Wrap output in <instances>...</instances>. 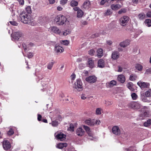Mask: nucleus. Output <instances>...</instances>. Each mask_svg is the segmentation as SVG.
Returning <instances> with one entry per match:
<instances>
[{
	"label": "nucleus",
	"mask_w": 151,
	"mask_h": 151,
	"mask_svg": "<svg viewBox=\"0 0 151 151\" xmlns=\"http://www.w3.org/2000/svg\"><path fill=\"white\" fill-rule=\"evenodd\" d=\"M151 73V68H149L146 69L145 72V74H149Z\"/></svg>",
	"instance_id": "obj_49"
},
{
	"label": "nucleus",
	"mask_w": 151,
	"mask_h": 151,
	"mask_svg": "<svg viewBox=\"0 0 151 151\" xmlns=\"http://www.w3.org/2000/svg\"><path fill=\"white\" fill-rule=\"evenodd\" d=\"M112 43V42L110 40H108L106 41L107 44L109 45H111Z\"/></svg>",
	"instance_id": "obj_60"
},
{
	"label": "nucleus",
	"mask_w": 151,
	"mask_h": 151,
	"mask_svg": "<svg viewBox=\"0 0 151 151\" xmlns=\"http://www.w3.org/2000/svg\"><path fill=\"white\" fill-rule=\"evenodd\" d=\"M55 50L56 52L61 53L64 51V49L61 46L58 44H56L55 47Z\"/></svg>",
	"instance_id": "obj_14"
},
{
	"label": "nucleus",
	"mask_w": 151,
	"mask_h": 151,
	"mask_svg": "<svg viewBox=\"0 0 151 151\" xmlns=\"http://www.w3.org/2000/svg\"><path fill=\"white\" fill-rule=\"evenodd\" d=\"M55 136L56 138L61 141L65 140L66 138V135L62 132L56 133L55 134Z\"/></svg>",
	"instance_id": "obj_6"
},
{
	"label": "nucleus",
	"mask_w": 151,
	"mask_h": 151,
	"mask_svg": "<svg viewBox=\"0 0 151 151\" xmlns=\"http://www.w3.org/2000/svg\"><path fill=\"white\" fill-rule=\"evenodd\" d=\"M81 99L83 100H85L86 98V95L84 94H82L81 95Z\"/></svg>",
	"instance_id": "obj_57"
},
{
	"label": "nucleus",
	"mask_w": 151,
	"mask_h": 151,
	"mask_svg": "<svg viewBox=\"0 0 151 151\" xmlns=\"http://www.w3.org/2000/svg\"><path fill=\"white\" fill-rule=\"evenodd\" d=\"M145 23L146 24V25L148 27H150L151 26V20L149 19H146L145 21Z\"/></svg>",
	"instance_id": "obj_31"
},
{
	"label": "nucleus",
	"mask_w": 151,
	"mask_h": 151,
	"mask_svg": "<svg viewBox=\"0 0 151 151\" xmlns=\"http://www.w3.org/2000/svg\"><path fill=\"white\" fill-rule=\"evenodd\" d=\"M137 78V76L133 74H131L129 77V80L131 81H133L135 80Z\"/></svg>",
	"instance_id": "obj_34"
},
{
	"label": "nucleus",
	"mask_w": 151,
	"mask_h": 151,
	"mask_svg": "<svg viewBox=\"0 0 151 151\" xmlns=\"http://www.w3.org/2000/svg\"><path fill=\"white\" fill-rule=\"evenodd\" d=\"M20 4L23 5L24 4V0H17Z\"/></svg>",
	"instance_id": "obj_59"
},
{
	"label": "nucleus",
	"mask_w": 151,
	"mask_h": 151,
	"mask_svg": "<svg viewBox=\"0 0 151 151\" xmlns=\"http://www.w3.org/2000/svg\"><path fill=\"white\" fill-rule=\"evenodd\" d=\"M95 52V51H94V50L92 49L88 51V54L90 55L91 56H93V55Z\"/></svg>",
	"instance_id": "obj_46"
},
{
	"label": "nucleus",
	"mask_w": 151,
	"mask_h": 151,
	"mask_svg": "<svg viewBox=\"0 0 151 151\" xmlns=\"http://www.w3.org/2000/svg\"><path fill=\"white\" fill-rule=\"evenodd\" d=\"M137 84L142 89H143L145 88H149L150 86L149 83L145 82H142L140 81L138 82Z\"/></svg>",
	"instance_id": "obj_11"
},
{
	"label": "nucleus",
	"mask_w": 151,
	"mask_h": 151,
	"mask_svg": "<svg viewBox=\"0 0 151 151\" xmlns=\"http://www.w3.org/2000/svg\"><path fill=\"white\" fill-rule=\"evenodd\" d=\"M124 151H136V150L134 147H131L125 149Z\"/></svg>",
	"instance_id": "obj_33"
},
{
	"label": "nucleus",
	"mask_w": 151,
	"mask_h": 151,
	"mask_svg": "<svg viewBox=\"0 0 151 151\" xmlns=\"http://www.w3.org/2000/svg\"><path fill=\"white\" fill-rule=\"evenodd\" d=\"M131 96L132 98V99L134 100H136L138 97L137 95V94L134 93H133L131 94Z\"/></svg>",
	"instance_id": "obj_39"
},
{
	"label": "nucleus",
	"mask_w": 151,
	"mask_h": 151,
	"mask_svg": "<svg viewBox=\"0 0 151 151\" xmlns=\"http://www.w3.org/2000/svg\"><path fill=\"white\" fill-rule=\"evenodd\" d=\"M54 63L53 62L49 63L47 66V68L49 70H51L53 66Z\"/></svg>",
	"instance_id": "obj_35"
},
{
	"label": "nucleus",
	"mask_w": 151,
	"mask_h": 151,
	"mask_svg": "<svg viewBox=\"0 0 151 151\" xmlns=\"http://www.w3.org/2000/svg\"><path fill=\"white\" fill-rule=\"evenodd\" d=\"M132 4L134 6H135L138 3V0H132Z\"/></svg>",
	"instance_id": "obj_47"
},
{
	"label": "nucleus",
	"mask_w": 151,
	"mask_h": 151,
	"mask_svg": "<svg viewBox=\"0 0 151 151\" xmlns=\"http://www.w3.org/2000/svg\"><path fill=\"white\" fill-rule=\"evenodd\" d=\"M129 106L134 109H138L141 107V105L138 102H132L129 104Z\"/></svg>",
	"instance_id": "obj_8"
},
{
	"label": "nucleus",
	"mask_w": 151,
	"mask_h": 151,
	"mask_svg": "<svg viewBox=\"0 0 151 151\" xmlns=\"http://www.w3.org/2000/svg\"><path fill=\"white\" fill-rule=\"evenodd\" d=\"M151 124V119H149L144 123V125L145 127H148Z\"/></svg>",
	"instance_id": "obj_32"
},
{
	"label": "nucleus",
	"mask_w": 151,
	"mask_h": 151,
	"mask_svg": "<svg viewBox=\"0 0 151 151\" xmlns=\"http://www.w3.org/2000/svg\"><path fill=\"white\" fill-rule=\"evenodd\" d=\"M10 23L13 25L17 26L18 25L17 23L15 21H12L9 22Z\"/></svg>",
	"instance_id": "obj_54"
},
{
	"label": "nucleus",
	"mask_w": 151,
	"mask_h": 151,
	"mask_svg": "<svg viewBox=\"0 0 151 151\" xmlns=\"http://www.w3.org/2000/svg\"><path fill=\"white\" fill-rule=\"evenodd\" d=\"M2 143L3 147L5 150H8L11 148V145L10 142L7 140L4 139Z\"/></svg>",
	"instance_id": "obj_7"
},
{
	"label": "nucleus",
	"mask_w": 151,
	"mask_h": 151,
	"mask_svg": "<svg viewBox=\"0 0 151 151\" xmlns=\"http://www.w3.org/2000/svg\"><path fill=\"white\" fill-rule=\"evenodd\" d=\"M122 7L121 5L119 4H112L111 6V9L114 10H117Z\"/></svg>",
	"instance_id": "obj_22"
},
{
	"label": "nucleus",
	"mask_w": 151,
	"mask_h": 151,
	"mask_svg": "<svg viewBox=\"0 0 151 151\" xmlns=\"http://www.w3.org/2000/svg\"><path fill=\"white\" fill-rule=\"evenodd\" d=\"M119 57V54L117 51H115L113 52L111 55V58L114 60H116Z\"/></svg>",
	"instance_id": "obj_19"
},
{
	"label": "nucleus",
	"mask_w": 151,
	"mask_h": 151,
	"mask_svg": "<svg viewBox=\"0 0 151 151\" xmlns=\"http://www.w3.org/2000/svg\"><path fill=\"white\" fill-rule=\"evenodd\" d=\"M67 0H61L60 1V3L61 4L63 5L67 3Z\"/></svg>",
	"instance_id": "obj_55"
},
{
	"label": "nucleus",
	"mask_w": 151,
	"mask_h": 151,
	"mask_svg": "<svg viewBox=\"0 0 151 151\" xmlns=\"http://www.w3.org/2000/svg\"><path fill=\"white\" fill-rule=\"evenodd\" d=\"M129 20V18L128 17L124 16L120 19V24L122 26H124L127 24Z\"/></svg>",
	"instance_id": "obj_5"
},
{
	"label": "nucleus",
	"mask_w": 151,
	"mask_h": 151,
	"mask_svg": "<svg viewBox=\"0 0 151 151\" xmlns=\"http://www.w3.org/2000/svg\"><path fill=\"white\" fill-rule=\"evenodd\" d=\"M142 100L144 102H148L149 100L147 99V97L144 93L141 94L140 96Z\"/></svg>",
	"instance_id": "obj_25"
},
{
	"label": "nucleus",
	"mask_w": 151,
	"mask_h": 151,
	"mask_svg": "<svg viewBox=\"0 0 151 151\" xmlns=\"http://www.w3.org/2000/svg\"><path fill=\"white\" fill-rule=\"evenodd\" d=\"M58 124V122L56 121H52L51 123V125L53 127H56Z\"/></svg>",
	"instance_id": "obj_40"
},
{
	"label": "nucleus",
	"mask_w": 151,
	"mask_h": 151,
	"mask_svg": "<svg viewBox=\"0 0 151 151\" xmlns=\"http://www.w3.org/2000/svg\"><path fill=\"white\" fill-rule=\"evenodd\" d=\"M86 81L90 83H94L96 80V78L95 76H91L86 78Z\"/></svg>",
	"instance_id": "obj_15"
},
{
	"label": "nucleus",
	"mask_w": 151,
	"mask_h": 151,
	"mask_svg": "<svg viewBox=\"0 0 151 151\" xmlns=\"http://www.w3.org/2000/svg\"><path fill=\"white\" fill-rule=\"evenodd\" d=\"M71 32V31L70 29H68L65 30L64 32H63V35L64 36H66L70 34Z\"/></svg>",
	"instance_id": "obj_38"
},
{
	"label": "nucleus",
	"mask_w": 151,
	"mask_h": 151,
	"mask_svg": "<svg viewBox=\"0 0 151 151\" xmlns=\"http://www.w3.org/2000/svg\"><path fill=\"white\" fill-rule=\"evenodd\" d=\"M73 88L78 91H81L83 89L82 83L80 79H78L73 85Z\"/></svg>",
	"instance_id": "obj_4"
},
{
	"label": "nucleus",
	"mask_w": 151,
	"mask_h": 151,
	"mask_svg": "<svg viewBox=\"0 0 151 151\" xmlns=\"http://www.w3.org/2000/svg\"><path fill=\"white\" fill-rule=\"evenodd\" d=\"M69 130L70 131H73L74 130V127L73 125V124H71L70 125V127H69Z\"/></svg>",
	"instance_id": "obj_51"
},
{
	"label": "nucleus",
	"mask_w": 151,
	"mask_h": 151,
	"mask_svg": "<svg viewBox=\"0 0 151 151\" xmlns=\"http://www.w3.org/2000/svg\"><path fill=\"white\" fill-rule=\"evenodd\" d=\"M118 72H121L122 71L123 68L119 66H118Z\"/></svg>",
	"instance_id": "obj_62"
},
{
	"label": "nucleus",
	"mask_w": 151,
	"mask_h": 151,
	"mask_svg": "<svg viewBox=\"0 0 151 151\" xmlns=\"http://www.w3.org/2000/svg\"><path fill=\"white\" fill-rule=\"evenodd\" d=\"M98 67L100 68H103L105 66V62L104 60L101 59L99 60L98 62Z\"/></svg>",
	"instance_id": "obj_21"
},
{
	"label": "nucleus",
	"mask_w": 151,
	"mask_h": 151,
	"mask_svg": "<svg viewBox=\"0 0 151 151\" xmlns=\"http://www.w3.org/2000/svg\"><path fill=\"white\" fill-rule=\"evenodd\" d=\"M91 6L90 2L88 1H86L84 2L82 7L86 9H88Z\"/></svg>",
	"instance_id": "obj_20"
},
{
	"label": "nucleus",
	"mask_w": 151,
	"mask_h": 151,
	"mask_svg": "<svg viewBox=\"0 0 151 151\" xmlns=\"http://www.w3.org/2000/svg\"><path fill=\"white\" fill-rule=\"evenodd\" d=\"M112 13V12L110 9H108L106 12L105 13V14L106 15H109L111 14Z\"/></svg>",
	"instance_id": "obj_44"
},
{
	"label": "nucleus",
	"mask_w": 151,
	"mask_h": 151,
	"mask_svg": "<svg viewBox=\"0 0 151 151\" xmlns=\"http://www.w3.org/2000/svg\"><path fill=\"white\" fill-rule=\"evenodd\" d=\"M112 133L116 135H119L121 134V131L119 127L117 126L113 127L112 129Z\"/></svg>",
	"instance_id": "obj_12"
},
{
	"label": "nucleus",
	"mask_w": 151,
	"mask_h": 151,
	"mask_svg": "<svg viewBox=\"0 0 151 151\" xmlns=\"http://www.w3.org/2000/svg\"><path fill=\"white\" fill-rule=\"evenodd\" d=\"M84 13L81 9H79L77 12V17L78 18H81L83 16Z\"/></svg>",
	"instance_id": "obj_27"
},
{
	"label": "nucleus",
	"mask_w": 151,
	"mask_h": 151,
	"mask_svg": "<svg viewBox=\"0 0 151 151\" xmlns=\"http://www.w3.org/2000/svg\"><path fill=\"white\" fill-rule=\"evenodd\" d=\"M50 29L51 32L57 34H60L61 33L60 30L56 27L53 26L51 27L50 28Z\"/></svg>",
	"instance_id": "obj_13"
},
{
	"label": "nucleus",
	"mask_w": 151,
	"mask_h": 151,
	"mask_svg": "<svg viewBox=\"0 0 151 151\" xmlns=\"http://www.w3.org/2000/svg\"><path fill=\"white\" fill-rule=\"evenodd\" d=\"M26 12L23 11L20 14L19 17L21 21L24 24H29L31 22V17L28 14L31 12V8L30 6H28L26 8Z\"/></svg>",
	"instance_id": "obj_1"
},
{
	"label": "nucleus",
	"mask_w": 151,
	"mask_h": 151,
	"mask_svg": "<svg viewBox=\"0 0 151 151\" xmlns=\"http://www.w3.org/2000/svg\"><path fill=\"white\" fill-rule=\"evenodd\" d=\"M83 127L89 135V138H88L92 140V138H93V136L92 132L91 131L90 127L85 125H83Z\"/></svg>",
	"instance_id": "obj_10"
},
{
	"label": "nucleus",
	"mask_w": 151,
	"mask_h": 151,
	"mask_svg": "<svg viewBox=\"0 0 151 151\" xmlns=\"http://www.w3.org/2000/svg\"><path fill=\"white\" fill-rule=\"evenodd\" d=\"M149 116V114L146 112H145L143 113L140 114L141 117H147Z\"/></svg>",
	"instance_id": "obj_41"
},
{
	"label": "nucleus",
	"mask_w": 151,
	"mask_h": 151,
	"mask_svg": "<svg viewBox=\"0 0 151 151\" xmlns=\"http://www.w3.org/2000/svg\"><path fill=\"white\" fill-rule=\"evenodd\" d=\"M135 68L139 71L141 70L142 69V66L139 64H137L135 66Z\"/></svg>",
	"instance_id": "obj_36"
},
{
	"label": "nucleus",
	"mask_w": 151,
	"mask_h": 151,
	"mask_svg": "<svg viewBox=\"0 0 151 151\" xmlns=\"http://www.w3.org/2000/svg\"><path fill=\"white\" fill-rule=\"evenodd\" d=\"M147 16L149 18H151V10L148 11L146 13Z\"/></svg>",
	"instance_id": "obj_50"
},
{
	"label": "nucleus",
	"mask_w": 151,
	"mask_h": 151,
	"mask_svg": "<svg viewBox=\"0 0 151 151\" xmlns=\"http://www.w3.org/2000/svg\"><path fill=\"white\" fill-rule=\"evenodd\" d=\"M55 21L58 25H63L66 22L67 19L64 16L60 15L56 17Z\"/></svg>",
	"instance_id": "obj_2"
},
{
	"label": "nucleus",
	"mask_w": 151,
	"mask_h": 151,
	"mask_svg": "<svg viewBox=\"0 0 151 151\" xmlns=\"http://www.w3.org/2000/svg\"><path fill=\"white\" fill-rule=\"evenodd\" d=\"M87 65L88 67L91 68H93L94 66V61L92 58H90L88 59L87 61Z\"/></svg>",
	"instance_id": "obj_17"
},
{
	"label": "nucleus",
	"mask_w": 151,
	"mask_h": 151,
	"mask_svg": "<svg viewBox=\"0 0 151 151\" xmlns=\"http://www.w3.org/2000/svg\"><path fill=\"white\" fill-rule=\"evenodd\" d=\"M14 133V132L13 130L11 128H10L9 129L7 133L9 135H12Z\"/></svg>",
	"instance_id": "obj_45"
},
{
	"label": "nucleus",
	"mask_w": 151,
	"mask_h": 151,
	"mask_svg": "<svg viewBox=\"0 0 151 151\" xmlns=\"http://www.w3.org/2000/svg\"><path fill=\"white\" fill-rule=\"evenodd\" d=\"M37 120L39 121H40L41 120V119L42 118V116L41 115L39 114H37Z\"/></svg>",
	"instance_id": "obj_61"
},
{
	"label": "nucleus",
	"mask_w": 151,
	"mask_h": 151,
	"mask_svg": "<svg viewBox=\"0 0 151 151\" xmlns=\"http://www.w3.org/2000/svg\"><path fill=\"white\" fill-rule=\"evenodd\" d=\"M85 123L90 126H93L96 124H99L101 121L99 120H95L94 119H88L85 121Z\"/></svg>",
	"instance_id": "obj_3"
},
{
	"label": "nucleus",
	"mask_w": 151,
	"mask_h": 151,
	"mask_svg": "<svg viewBox=\"0 0 151 151\" xmlns=\"http://www.w3.org/2000/svg\"><path fill=\"white\" fill-rule=\"evenodd\" d=\"M130 41L129 40H126L119 44L120 46L123 47H125L129 45Z\"/></svg>",
	"instance_id": "obj_16"
},
{
	"label": "nucleus",
	"mask_w": 151,
	"mask_h": 151,
	"mask_svg": "<svg viewBox=\"0 0 151 151\" xmlns=\"http://www.w3.org/2000/svg\"><path fill=\"white\" fill-rule=\"evenodd\" d=\"M23 34L21 32H17L13 33L12 35V37L14 39L18 40L20 37L23 36Z\"/></svg>",
	"instance_id": "obj_9"
},
{
	"label": "nucleus",
	"mask_w": 151,
	"mask_h": 151,
	"mask_svg": "<svg viewBox=\"0 0 151 151\" xmlns=\"http://www.w3.org/2000/svg\"><path fill=\"white\" fill-rule=\"evenodd\" d=\"M126 12L127 9H126L124 8L122 9H121L120 10H119L118 12V13L119 14H121L122 13H125Z\"/></svg>",
	"instance_id": "obj_42"
},
{
	"label": "nucleus",
	"mask_w": 151,
	"mask_h": 151,
	"mask_svg": "<svg viewBox=\"0 0 151 151\" xmlns=\"http://www.w3.org/2000/svg\"><path fill=\"white\" fill-rule=\"evenodd\" d=\"M67 145L66 143H60L57 145V147L59 149H62L64 147H66Z\"/></svg>",
	"instance_id": "obj_26"
},
{
	"label": "nucleus",
	"mask_w": 151,
	"mask_h": 151,
	"mask_svg": "<svg viewBox=\"0 0 151 151\" xmlns=\"http://www.w3.org/2000/svg\"><path fill=\"white\" fill-rule=\"evenodd\" d=\"M49 3L51 4H53L55 3V0H48Z\"/></svg>",
	"instance_id": "obj_63"
},
{
	"label": "nucleus",
	"mask_w": 151,
	"mask_h": 151,
	"mask_svg": "<svg viewBox=\"0 0 151 151\" xmlns=\"http://www.w3.org/2000/svg\"><path fill=\"white\" fill-rule=\"evenodd\" d=\"M116 82L114 80H112L109 83V85L110 86L116 85Z\"/></svg>",
	"instance_id": "obj_43"
},
{
	"label": "nucleus",
	"mask_w": 151,
	"mask_h": 151,
	"mask_svg": "<svg viewBox=\"0 0 151 151\" xmlns=\"http://www.w3.org/2000/svg\"><path fill=\"white\" fill-rule=\"evenodd\" d=\"M146 17V15L143 12H142L139 14L138 15V18L140 20L144 19Z\"/></svg>",
	"instance_id": "obj_24"
},
{
	"label": "nucleus",
	"mask_w": 151,
	"mask_h": 151,
	"mask_svg": "<svg viewBox=\"0 0 151 151\" xmlns=\"http://www.w3.org/2000/svg\"><path fill=\"white\" fill-rule=\"evenodd\" d=\"M126 86L131 91H133L134 90V88H133L132 83L131 82H129L127 84Z\"/></svg>",
	"instance_id": "obj_29"
},
{
	"label": "nucleus",
	"mask_w": 151,
	"mask_h": 151,
	"mask_svg": "<svg viewBox=\"0 0 151 151\" xmlns=\"http://www.w3.org/2000/svg\"><path fill=\"white\" fill-rule=\"evenodd\" d=\"M76 75L74 74H73L70 76V78L72 80H74L76 78Z\"/></svg>",
	"instance_id": "obj_56"
},
{
	"label": "nucleus",
	"mask_w": 151,
	"mask_h": 151,
	"mask_svg": "<svg viewBox=\"0 0 151 151\" xmlns=\"http://www.w3.org/2000/svg\"><path fill=\"white\" fill-rule=\"evenodd\" d=\"M97 55L99 57H101L103 55V50L102 49H98L97 51Z\"/></svg>",
	"instance_id": "obj_28"
},
{
	"label": "nucleus",
	"mask_w": 151,
	"mask_h": 151,
	"mask_svg": "<svg viewBox=\"0 0 151 151\" xmlns=\"http://www.w3.org/2000/svg\"><path fill=\"white\" fill-rule=\"evenodd\" d=\"M144 93L145 95L147 97H151V89H149Z\"/></svg>",
	"instance_id": "obj_30"
},
{
	"label": "nucleus",
	"mask_w": 151,
	"mask_h": 151,
	"mask_svg": "<svg viewBox=\"0 0 151 151\" xmlns=\"http://www.w3.org/2000/svg\"><path fill=\"white\" fill-rule=\"evenodd\" d=\"M118 80L121 83H123L125 81V78L123 75H119L118 77Z\"/></svg>",
	"instance_id": "obj_23"
},
{
	"label": "nucleus",
	"mask_w": 151,
	"mask_h": 151,
	"mask_svg": "<svg viewBox=\"0 0 151 151\" xmlns=\"http://www.w3.org/2000/svg\"><path fill=\"white\" fill-rule=\"evenodd\" d=\"M108 1L107 0H101L100 2V5H103L106 3Z\"/></svg>",
	"instance_id": "obj_53"
},
{
	"label": "nucleus",
	"mask_w": 151,
	"mask_h": 151,
	"mask_svg": "<svg viewBox=\"0 0 151 151\" xmlns=\"http://www.w3.org/2000/svg\"><path fill=\"white\" fill-rule=\"evenodd\" d=\"M33 56V53L31 52L29 53L27 55L28 57L29 58H32Z\"/></svg>",
	"instance_id": "obj_58"
},
{
	"label": "nucleus",
	"mask_w": 151,
	"mask_h": 151,
	"mask_svg": "<svg viewBox=\"0 0 151 151\" xmlns=\"http://www.w3.org/2000/svg\"><path fill=\"white\" fill-rule=\"evenodd\" d=\"M105 104L107 105H109L112 104V102L111 101H106Z\"/></svg>",
	"instance_id": "obj_64"
},
{
	"label": "nucleus",
	"mask_w": 151,
	"mask_h": 151,
	"mask_svg": "<svg viewBox=\"0 0 151 151\" xmlns=\"http://www.w3.org/2000/svg\"><path fill=\"white\" fill-rule=\"evenodd\" d=\"M85 132L81 127L78 128L76 130V134L78 136H82L84 135Z\"/></svg>",
	"instance_id": "obj_18"
},
{
	"label": "nucleus",
	"mask_w": 151,
	"mask_h": 151,
	"mask_svg": "<svg viewBox=\"0 0 151 151\" xmlns=\"http://www.w3.org/2000/svg\"><path fill=\"white\" fill-rule=\"evenodd\" d=\"M62 43L63 45H67L69 44V42L67 40H63L62 41Z\"/></svg>",
	"instance_id": "obj_48"
},
{
	"label": "nucleus",
	"mask_w": 151,
	"mask_h": 151,
	"mask_svg": "<svg viewBox=\"0 0 151 151\" xmlns=\"http://www.w3.org/2000/svg\"><path fill=\"white\" fill-rule=\"evenodd\" d=\"M70 4L72 6H76L77 5L78 2L72 0L71 1Z\"/></svg>",
	"instance_id": "obj_37"
},
{
	"label": "nucleus",
	"mask_w": 151,
	"mask_h": 151,
	"mask_svg": "<svg viewBox=\"0 0 151 151\" xmlns=\"http://www.w3.org/2000/svg\"><path fill=\"white\" fill-rule=\"evenodd\" d=\"M101 113L100 109V108H97L96 110V114H100Z\"/></svg>",
	"instance_id": "obj_52"
}]
</instances>
